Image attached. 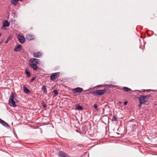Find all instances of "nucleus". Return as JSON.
I'll use <instances>...</instances> for the list:
<instances>
[{
	"label": "nucleus",
	"instance_id": "12",
	"mask_svg": "<svg viewBox=\"0 0 157 157\" xmlns=\"http://www.w3.org/2000/svg\"><path fill=\"white\" fill-rule=\"evenodd\" d=\"M21 45L20 44L18 45L15 47L14 49V51L16 52L20 51L21 50Z\"/></svg>",
	"mask_w": 157,
	"mask_h": 157
},
{
	"label": "nucleus",
	"instance_id": "8",
	"mask_svg": "<svg viewBox=\"0 0 157 157\" xmlns=\"http://www.w3.org/2000/svg\"><path fill=\"white\" fill-rule=\"evenodd\" d=\"M26 38L27 40L30 41L34 40L35 39V37L33 35L30 34H27L26 36Z\"/></svg>",
	"mask_w": 157,
	"mask_h": 157
},
{
	"label": "nucleus",
	"instance_id": "3",
	"mask_svg": "<svg viewBox=\"0 0 157 157\" xmlns=\"http://www.w3.org/2000/svg\"><path fill=\"white\" fill-rule=\"evenodd\" d=\"M107 91L105 88L102 90H97L95 91H92L90 92V94L95 96L101 95L103 94Z\"/></svg>",
	"mask_w": 157,
	"mask_h": 157
},
{
	"label": "nucleus",
	"instance_id": "4",
	"mask_svg": "<svg viewBox=\"0 0 157 157\" xmlns=\"http://www.w3.org/2000/svg\"><path fill=\"white\" fill-rule=\"evenodd\" d=\"M39 60L36 58H31L29 59V62L30 63L29 64H34L37 65L39 63Z\"/></svg>",
	"mask_w": 157,
	"mask_h": 157
},
{
	"label": "nucleus",
	"instance_id": "16",
	"mask_svg": "<svg viewBox=\"0 0 157 157\" xmlns=\"http://www.w3.org/2000/svg\"><path fill=\"white\" fill-rule=\"evenodd\" d=\"M122 89L125 91L127 92H128L129 91H131L132 92L133 91L131 89L128 87H124L122 88Z\"/></svg>",
	"mask_w": 157,
	"mask_h": 157
},
{
	"label": "nucleus",
	"instance_id": "21",
	"mask_svg": "<svg viewBox=\"0 0 157 157\" xmlns=\"http://www.w3.org/2000/svg\"><path fill=\"white\" fill-rule=\"evenodd\" d=\"M53 92L54 94V96L55 97L58 94V91L56 90H54L53 91Z\"/></svg>",
	"mask_w": 157,
	"mask_h": 157
},
{
	"label": "nucleus",
	"instance_id": "17",
	"mask_svg": "<svg viewBox=\"0 0 157 157\" xmlns=\"http://www.w3.org/2000/svg\"><path fill=\"white\" fill-rule=\"evenodd\" d=\"M0 123L2 124L3 126L7 127L8 125V124L6 123L4 121L2 120V119H0Z\"/></svg>",
	"mask_w": 157,
	"mask_h": 157
},
{
	"label": "nucleus",
	"instance_id": "7",
	"mask_svg": "<svg viewBox=\"0 0 157 157\" xmlns=\"http://www.w3.org/2000/svg\"><path fill=\"white\" fill-rule=\"evenodd\" d=\"M72 91H73V94L75 95V93H81L83 91L82 88L80 87H77L75 89H73Z\"/></svg>",
	"mask_w": 157,
	"mask_h": 157
},
{
	"label": "nucleus",
	"instance_id": "33",
	"mask_svg": "<svg viewBox=\"0 0 157 157\" xmlns=\"http://www.w3.org/2000/svg\"><path fill=\"white\" fill-rule=\"evenodd\" d=\"M20 0V1L21 2V1H22L23 0Z\"/></svg>",
	"mask_w": 157,
	"mask_h": 157
},
{
	"label": "nucleus",
	"instance_id": "30",
	"mask_svg": "<svg viewBox=\"0 0 157 157\" xmlns=\"http://www.w3.org/2000/svg\"><path fill=\"white\" fill-rule=\"evenodd\" d=\"M150 91H153V92H154V90H147V91H146V92H149Z\"/></svg>",
	"mask_w": 157,
	"mask_h": 157
},
{
	"label": "nucleus",
	"instance_id": "2",
	"mask_svg": "<svg viewBox=\"0 0 157 157\" xmlns=\"http://www.w3.org/2000/svg\"><path fill=\"white\" fill-rule=\"evenodd\" d=\"M15 95L14 94L12 93L9 100V104L11 106L13 107H15L17 106L14 99V98Z\"/></svg>",
	"mask_w": 157,
	"mask_h": 157
},
{
	"label": "nucleus",
	"instance_id": "13",
	"mask_svg": "<svg viewBox=\"0 0 157 157\" xmlns=\"http://www.w3.org/2000/svg\"><path fill=\"white\" fill-rule=\"evenodd\" d=\"M19 0H11V3L15 6H17L18 4Z\"/></svg>",
	"mask_w": 157,
	"mask_h": 157
},
{
	"label": "nucleus",
	"instance_id": "28",
	"mask_svg": "<svg viewBox=\"0 0 157 157\" xmlns=\"http://www.w3.org/2000/svg\"><path fill=\"white\" fill-rule=\"evenodd\" d=\"M143 104L142 103L139 102V104L138 105V107L140 108L141 106V105Z\"/></svg>",
	"mask_w": 157,
	"mask_h": 157
},
{
	"label": "nucleus",
	"instance_id": "29",
	"mask_svg": "<svg viewBox=\"0 0 157 157\" xmlns=\"http://www.w3.org/2000/svg\"><path fill=\"white\" fill-rule=\"evenodd\" d=\"M128 102L127 101H125L124 102V104L125 105H126L127 104Z\"/></svg>",
	"mask_w": 157,
	"mask_h": 157
},
{
	"label": "nucleus",
	"instance_id": "18",
	"mask_svg": "<svg viewBox=\"0 0 157 157\" xmlns=\"http://www.w3.org/2000/svg\"><path fill=\"white\" fill-rule=\"evenodd\" d=\"M25 73L27 75V77H29L31 76V74L30 72L28 71L27 69H26L25 71Z\"/></svg>",
	"mask_w": 157,
	"mask_h": 157
},
{
	"label": "nucleus",
	"instance_id": "15",
	"mask_svg": "<svg viewBox=\"0 0 157 157\" xmlns=\"http://www.w3.org/2000/svg\"><path fill=\"white\" fill-rule=\"evenodd\" d=\"M29 67L32 68L34 70H36L38 69V67L37 65L34 64H29Z\"/></svg>",
	"mask_w": 157,
	"mask_h": 157
},
{
	"label": "nucleus",
	"instance_id": "11",
	"mask_svg": "<svg viewBox=\"0 0 157 157\" xmlns=\"http://www.w3.org/2000/svg\"><path fill=\"white\" fill-rule=\"evenodd\" d=\"M41 55V53L39 52H34L33 53V56L34 57L36 58H39Z\"/></svg>",
	"mask_w": 157,
	"mask_h": 157
},
{
	"label": "nucleus",
	"instance_id": "31",
	"mask_svg": "<svg viewBox=\"0 0 157 157\" xmlns=\"http://www.w3.org/2000/svg\"><path fill=\"white\" fill-rule=\"evenodd\" d=\"M9 42V41L7 40L6 41H5V43L6 44H7L8 42Z\"/></svg>",
	"mask_w": 157,
	"mask_h": 157
},
{
	"label": "nucleus",
	"instance_id": "1",
	"mask_svg": "<svg viewBox=\"0 0 157 157\" xmlns=\"http://www.w3.org/2000/svg\"><path fill=\"white\" fill-rule=\"evenodd\" d=\"M151 97L150 94L146 95H141L137 98L139 102L144 104L148 102V99L147 98Z\"/></svg>",
	"mask_w": 157,
	"mask_h": 157
},
{
	"label": "nucleus",
	"instance_id": "24",
	"mask_svg": "<svg viewBox=\"0 0 157 157\" xmlns=\"http://www.w3.org/2000/svg\"><path fill=\"white\" fill-rule=\"evenodd\" d=\"M117 120V118L115 116H114L112 118V121H116Z\"/></svg>",
	"mask_w": 157,
	"mask_h": 157
},
{
	"label": "nucleus",
	"instance_id": "22",
	"mask_svg": "<svg viewBox=\"0 0 157 157\" xmlns=\"http://www.w3.org/2000/svg\"><path fill=\"white\" fill-rule=\"evenodd\" d=\"M82 109V106L79 105H77L76 107V109L77 110H81Z\"/></svg>",
	"mask_w": 157,
	"mask_h": 157
},
{
	"label": "nucleus",
	"instance_id": "23",
	"mask_svg": "<svg viewBox=\"0 0 157 157\" xmlns=\"http://www.w3.org/2000/svg\"><path fill=\"white\" fill-rule=\"evenodd\" d=\"M12 36L11 35H9L7 40L9 41L12 39Z\"/></svg>",
	"mask_w": 157,
	"mask_h": 157
},
{
	"label": "nucleus",
	"instance_id": "26",
	"mask_svg": "<svg viewBox=\"0 0 157 157\" xmlns=\"http://www.w3.org/2000/svg\"><path fill=\"white\" fill-rule=\"evenodd\" d=\"M94 106L95 108L96 109V110H98V106H97V105L96 104L94 105Z\"/></svg>",
	"mask_w": 157,
	"mask_h": 157
},
{
	"label": "nucleus",
	"instance_id": "25",
	"mask_svg": "<svg viewBox=\"0 0 157 157\" xmlns=\"http://www.w3.org/2000/svg\"><path fill=\"white\" fill-rule=\"evenodd\" d=\"M42 105L43 108H46V105L44 101L42 102Z\"/></svg>",
	"mask_w": 157,
	"mask_h": 157
},
{
	"label": "nucleus",
	"instance_id": "9",
	"mask_svg": "<svg viewBox=\"0 0 157 157\" xmlns=\"http://www.w3.org/2000/svg\"><path fill=\"white\" fill-rule=\"evenodd\" d=\"M58 154L61 157H68V155L67 154L62 151H59Z\"/></svg>",
	"mask_w": 157,
	"mask_h": 157
},
{
	"label": "nucleus",
	"instance_id": "20",
	"mask_svg": "<svg viewBox=\"0 0 157 157\" xmlns=\"http://www.w3.org/2000/svg\"><path fill=\"white\" fill-rule=\"evenodd\" d=\"M42 90L43 91L44 93L47 94V90L45 86H43L42 87Z\"/></svg>",
	"mask_w": 157,
	"mask_h": 157
},
{
	"label": "nucleus",
	"instance_id": "27",
	"mask_svg": "<svg viewBox=\"0 0 157 157\" xmlns=\"http://www.w3.org/2000/svg\"><path fill=\"white\" fill-rule=\"evenodd\" d=\"M36 78L35 77H33L32 79L30 80V82H32L34 80H35Z\"/></svg>",
	"mask_w": 157,
	"mask_h": 157
},
{
	"label": "nucleus",
	"instance_id": "19",
	"mask_svg": "<svg viewBox=\"0 0 157 157\" xmlns=\"http://www.w3.org/2000/svg\"><path fill=\"white\" fill-rule=\"evenodd\" d=\"M105 86H106L109 88H111V87H113V88H115L117 87V86L114 85H108V84H105V86H104V87H105Z\"/></svg>",
	"mask_w": 157,
	"mask_h": 157
},
{
	"label": "nucleus",
	"instance_id": "5",
	"mask_svg": "<svg viewBox=\"0 0 157 157\" xmlns=\"http://www.w3.org/2000/svg\"><path fill=\"white\" fill-rule=\"evenodd\" d=\"M17 38L19 42L21 44H23L25 41L24 36L21 34H19L17 36Z\"/></svg>",
	"mask_w": 157,
	"mask_h": 157
},
{
	"label": "nucleus",
	"instance_id": "6",
	"mask_svg": "<svg viewBox=\"0 0 157 157\" xmlns=\"http://www.w3.org/2000/svg\"><path fill=\"white\" fill-rule=\"evenodd\" d=\"M59 72H56L53 73L51 76V79L52 80H54L55 79L58 78L59 76Z\"/></svg>",
	"mask_w": 157,
	"mask_h": 157
},
{
	"label": "nucleus",
	"instance_id": "14",
	"mask_svg": "<svg viewBox=\"0 0 157 157\" xmlns=\"http://www.w3.org/2000/svg\"><path fill=\"white\" fill-rule=\"evenodd\" d=\"M23 89L25 93L26 94H29L30 93V90L25 85L23 86Z\"/></svg>",
	"mask_w": 157,
	"mask_h": 157
},
{
	"label": "nucleus",
	"instance_id": "10",
	"mask_svg": "<svg viewBox=\"0 0 157 157\" xmlns=\"http://www.w3.org/2000/svg\"><path fill=\"white\" fill-rule=\"evenodd\" d=\"M10 25V23L7 20H4L3 22V26L8 27Z\"/></svg>",
	"mask_w": 157,
	"mask_h": 157
},
{
	"label": "nucleus",
	"instance_id": "32",
	"mask_svg": "<svg viewBox=\"0 0 157 157\" xmlns=\"http://www.w3.org/2000/svg\"><path fill=\"white\" fill-rule=\"evenodd\" d=\"M1 33H0V37L1 36Z\"/></svg>",
	"mask_w": 157,
	"mask_h": 157
}]
</instances>
